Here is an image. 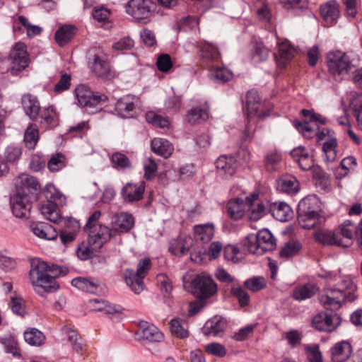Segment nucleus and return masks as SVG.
<instances>
[{"instance_id":"f257e3e1","label":"nucleus","mask_w":362,"mask_h":362,"mask_svg":"<svg viewBox=\"0 0 362 362\" xmlns=\"http://www.w3.org/2000/svg\"><path fill=\"white\" fill-rule=\"evenodd\" d=\"M325 277L327 283L320 296V301L326 309L337 310L343 302L356 299V285L351 276L327 273Z\"/></svg>"},{"instance_id":"f03ea898","label":"nucleus","mask_w":362,"mask_h":362,"mask_svg":"<svg viewBox=\"0 0 362 362\" xmlns=\"http://www.w3.org/2000/svg\"><path fill=\"white\" fill-rule=\"evenodd\" d=\"M66 272L57 264L35 259L31 263L29 276L35 292L42 296L45 293L56 291L59 287L56 277L64 276Z\"/></svg>"},{"instance_id":"7ed1b4c3","label":"nucleus","mask_w":362,"mask_h":362,"mask_svg":"<svg viewBox=\"0 0 362 362\" xmlns=\"http://www.w3.org/2000/svg\"><path fill=\"white\" fill-rule=\"evenodd\" d=\"M356 226L346 220L334 230L320 229L315 232L314 238L324 245L348 247L351 243Z\"/></svg>"},{"instance_id":"20e7f679","label":"nucleus","mask_w":362,"mask_h":362,"mask_svg":"<svg viewBox=\"0 0 362 362\" xmlns=\"http://www.w3.org/2000/svg\"><path fill=\"white\" fill-rule=\"evenodd\" d=\"M321 203L315 195H308L300 201L298 205V221L305 229H311L320 223L323 217L320 215Z\"/></svg>"},{"instance_id":"39448f33","label":"nucleus","mask_w":362,"mask_h":362,"mask_svg":"<svg viewBox=\"0 0 362 362\" xmlns=\"http://www.w3.org/2000/svg\"><path fill=\"white\" fill-rule=\"evenodd\" d=\"M330 73L334 76L346 74L358 64V56L353 52L335 51L330 52L327 57Z\"/></svg>"},{"instance_id":"423d86ee","label":"nucleus","mask_w":362,"mask_h":362,"mask_svg":"<svg viewBox=\"0 0 362 362\" xmlns=\"http://www.w3.org/2000/svg\"><path fill=\"white\" fill-rule=\"evenodd\" d=\"M88 66L92 73L103 81H110L115 77L107 55L100 48H93L89 51Z\"/></svg>"},{"instance_id":"0eeeda50","label":"nucleus","mask_w":362,"mask_h":362,"mask_svg":"<svg viewBox=\"0 0 362 362\" xmlns=\"http://www.w3.org/2000/svg\"><path fill=\"white\" fill-rule=\"evenodd\" d=\"M75 92L78 104L90 115L100 112L107 99L105 95L95 94L85 85L77 86Z\"/></svg>"},{"instance_id":"6e6552de","label":"nucleus","mask_w":362,"mask_h":362,"mask_svg":"<svg viewBox=\"0 0 362 362\" xmlns=\"http://www.w3.org/2000/svg\"><path fill=\"white\" fill-rule=\"evenodd\" d=\"M151 267V261L149 258H144L139 260L137 269H127L124 272V279L128 286L135 293H140L144 288V279Z\"/></svg>"},{"instance_id":"1a4fd4ad","label":"nucleus","mask_w":362,"mask_h":362,"mask_svg":"<svg viewBox=\"0 0 362 362\" xmlns=\"http://www.w3.org/2000/svg\"><path fill=\"white\" fill-rule=\"evenodd\" d=\"M85 230L88 233V244L95 250H99L105 243L115 236V231L104 225Z\"/></svg>"},{"instance_id":"9d476101","label":"nucleus","mask_w":362,"mask_h":362,"mask_svg":"<svg viewBox=\"0 0 362 362\" xmlns=\"http://www.w3.org/2000/svg\"><path fill=\"white\" fill-rule=\"evenodd\" d=\"M153 7L154 4L151 0H129L125 8L129 15L141 20L151 16Z\"/></svg>"},{"instance_id":"9b49d317","label":"nucleus","mask_w":362,"mask_h":362,"mask_svg":"<svg viewBox=\"0 0 362 362\" xmlns=\"http://www.w3.org/2000/svg\"><path fill=\"white\" fill-rule=\"evenodd\" d=\"M16 189V194L35 197L40 189V184L37 179L28 174H21L14 180Z\"/></svg>"},{"instance_id":"f8f14e48","label":"nucleus","mask_w":362,"mask_h":362,"mask_svg":"<svg viewBox=\"0 0 362 362\" xmlns=\"http://www.w3.org/2000/svg\"><path fill=\"white\" fill-rule=\"evenodd\" d=\"M192 286L200 297L208 298L217 291V286L211 276L201 274L192 281Z\"/></svg>"},{"instance_id":"ddd939ff","label":"nucleus","mask_w":362,"mask_h":362,"mask_svg":"<svg viewBox=\"0 0 362 362\" xmlns=\"http://www.w3.org/2000/svg\"><path fill=\"white\" fill-rule=\"evenodd\" d=\"M31 197L15 194L10 199L13 214L19 218H28L31 209Z\"/></svg>"},{"instance_id":"4468645a","label":"nucleus","mask_w":362,"mask_h":362,"mask_svg":"<svg viewBox=\"0 0 362 362\" xmlns=\"http://www.w3.org/2000/svg\"><path fill=\"white\" fill-rule=\"evenodd\" d=\"M140 109V101L137 97L125 95L118 100L115 105V110L122 117H133Z\"/></svg>"},{"instance_id":"2eb2a0df","label":"nucleus","mask_w":362,"mask_h":362,"mask_svg":"<svg viewBox=\"0 0 362 362\" xmlns=\"http://www.w3.org/2000/svg\"><path fill=\"white\" fill-rule=\"evenodd\" d=\"M312 324L319 331L330 332L339 325V317L336 314L318 313L313 317Z\"/></svg>"},{"instance_id":"dca6fc26","label":"nucleus","mask_w":362,"mask_h":362,"mask_svg":"<svg viewBox=\"0 0 362 362\" xmlns=\"http://www.w3.org/2000/svg\"><path fill=\"white\" fill-rule=\"evenodd\" d=\"M245 204L247 206V216L250 220L257 221L267 214V208L259 199L257 194H253L247 197Z\"/></svg>"},{"instance_id":"f3484780","label":"nucleus","mask_w":362,"mask_h":362,"mask_svg":"<svg viewBox=\"0 0 362 362\" xmlns=\"http://www.w3.org/2000/svg\"><path fill=\"white\" fill-rule=\"evenodd\" d=\"M198 47L199 49L200 61L204 65L209 67L220 61V53L214 45L204 41L200 42Z\"/></svg>"},{"instance_id":"a211bd4d","label":"nucleus","mask_w":362,"mask_h":362,"mask_svg":"<svg viewBox=\"0 0 362 362\" xmlns=\"http://www.w3.org/2000/svg\"><path fill=\"white\" fill-rule=\"evenodd\" d=\"M215 164L218 173L226 178L233 175L238 168L237 160L232 156H221L217 158Z\"/></svg>"},{"instance_id":"6ab92c4d","label":"nucleus","mask_w":362,"mask_h":362,"mask_svg":"<svg viewBox=\"0 0 362 362\" xmlns=\"http://www.w3.org/2000/svg\"><path fill=\"white\" fill-rule=\"evenodd\" d=\"M139 329L136 336L139 339H146L151 342H156L162 340V332L154 325L146 321H141L139 323Z\"/></svg>"},{"instance_id":"aec40b11","label":"nucleus","mask_w":362,"mask_h":362,"mask_svg":"<svg viewBox=\"0 0 362 362\" xmlns=\"http://www.w3.org/2000/svg\"><path fill=\"white\" fill-rule=\"evenodd\" d=\"M259 102L260 97L257 90H251L247 92L244 110L245 111L248 122H250V119L255 115L263 117V115L260 112L262 105Z\"/></svg>"},{"instance_id":"412c9836","label":"nucleus","mask_w":362,"mask_h":362,"mask_svg":"<svg viewBox=\"0 0 362 362\" xmlns=\"http://www.w3.org/2000/svg\"><path fill=\"white\" fill-rule=\"evenodd\" d=\"M332 362H345L353 352L352 346L348 341L336 343L329 350Z\"/></svg>"},{"instance_id":"4be33fe9","label":"nucleus","mask_w":362,"mask_h":362,"mask_svg":"<svg viewBox=\"0 0 362 362\" xmlns=\"http://www.w3.org/2000/svg\"><path fill=\"white\" fill-rule=\"evenodd\" d=\"M144 191L145 182L141 181L138 184L127 183L122 188L121 194L124 201L132 203L141 200Z\"/></svg>"},{"instance_id":"5701e85b","label":"nucleus","mask_w":362,"mask_h":362,"mask_svg":"<svg viewBox=\"0 0 362 362\" xmlns=\"http://www.w3.org/2000/svg\"><path fill=\"white\" fill-rule=\"evenodd\" d=\"M10 57L13 61L14 66L17 68H13L12 71L15 69L22 71L28 65V53L25 50V45L23 43H16L14 48L11 51Z\"/></svg>"},{"instance_id":"b1692460","label":"nucleus","mask_w":362,"mask_h":362,"mask_svg":"<svg viewBox=\"0 0 362 362\" xmlns=\"http://www.w3.org/2000/svg\"><path fill=\"white\" fill-rule=\"evenodd\" d=\"M278 53L275 54L276 63L278 66L284 68L294 57L296 49L287 40L278 42Z\"/></svg>"},{"instance_id":"393cba45","label":"nucleus","mask_w":362,"mask_h":362,"mask_svg":"<svg viewBox=\"0 0 362 362\" xmlns=\"http://www.w3.org/2000/svg\"><path fill=\"white\" fill-rule=\"evenodd\" d=\"M112 230L115 231V236L118 232H128L134 225V217L128 213L117 214L112 217Z\"/></svg>"},{"instance_id":"a878e982","label":"nucleus","mask_w":362,"mask_h":362,"mask_svg":"<svg viewBox=\"0 0 362 362\" xmlns=\"http://www.w3.org/2000/svg\"><path fill=\"white\" fill-rule=\"evenodd\" d=\"M21 103L26 115L32 120H35L40 113V105L36 96L26 93L22 96Z\"/></svg>"},{"instance_id":"bb28decb","label":"nucleus","mask_w":362,"mask_h":362,"mask_svg":"<svg viewBox=\"0 0 362 362\" xmlns=\"http://www.w3.org/2000/svg\"><path fill=\"white\" fill-rule=\"evenodd\" d=\"M293 160L299 165L301 170H309L313 166V160L308 151L303 146L293 148L290 153Z\"/></svg>"},{"instance_id":"cd10ccee","label":"nucleus","mask_w":362,"mask_h":362,"mask_svg":"<svg viewBox=\"0 0 362 362\" xmlns=\"http://www.w3.org/2000/svg\"><path fill=\"white\" fill-rule=\"evenodd\" d=\"M225 327V320L220 316H215L206 321L202 332L206 336L218 337L223 333Z\"/></svg>"},{"instance_id":"c85d7f7f","label":"nucleus","mask_w":362,"mask_h":362,"mask_svg":"<svg viewBox=\"0 0 362 362\" xmlns=\"http://www.w3.org/2000/svg\"><path fill=\"white\" fill-rule=\"evenodd\" d=\"M269 211L272 216L279 221H288L293 217V211L285 202H274L270 204Z\"/></svg>"},{"instance_id":"c756f323","label":"nucleus","mask_w":362,"mask_h":362,"mask_svg":"<svg viewBox=\"0 0 362 362\" xmlns=\"http://www.w3.org/2000/svg\"><path fill=\"white\" fill-rule=\"evenodd\" d=\"M276 187L279 192L293 194L298 191L299 183L294 176L284 175L276 181Z\"/></svg>"},{"instance_id":"7c9ffc66","label":"nucleus","mask_w":362,"mask_h":362,"mask_svg":"<svg viewBox=\"0 0 362 362\" xmlns=\"http://www.w3.org/2000/svg\"><path fill=\"white\" fill-rule=\"evenodd\" d=\"M0 343L4 346L7 353L18 359L21 358V350L19 347L16 336L12 333H6L0 337Z\"/></svg>"},{"instance_id":"2f4dec72","label":"nucleus","mask_w":362,"mask_h":362,"mask_svg":"<svg viewBox=\"0 0 362 362\" xmlns=\"http://www.w3.org/2000/svg\"><path fill=\"white\" fill-rule=\"evenodd\" d=\"M31 230L36 236L45 240H54L58 236L57 229L47 223L40 222L33 224Z\"/></svg>"},{"instance_id":"473e14b6","label":"nucleus","mask_w":362,"mask_h":362,"mask_svg":"<svg viewBox=\"0 0 362 362\" xmlns=\"http://www.w3.org/2000/svg\"><path fill=\"white\" fill-rule=\"evenodd\" d=\"M67 229L61 231L59 233L62 243L66 245L76 239L80 229L79 222L74 218H69L65 222Z\"/></svg>"},{"instance_id":"72a5a7b5","label":"nucleus","mask_w":362,"mask_h":362,"mask_svg":"<svg viewBox=\"0 0 362 362\" xmlns=\"http://www.w3.org/2000/svg\"><path fill=\"white\" fill-rule=\"evenodd\" d=\"M71 285L79 290L90 293H98L100 287V284L98 280L85 277L74 279L71 281Z\"/></svg>"},{"instance_id":"f704fd0d","label":"nucleus","mask_w":362,"mask_h":362,"mask_svg":"<svg viewBox=\"0 0 362 362\" xmlns=\"http://www.w3.org/2000/svg\"><path fill=\"white\" fill-rule=\"evenodd\" d=\"M152 151L158 156L165 158H169L173 153L174 148L167 139L154 138L151 143Z\"/></svg>"},{"instance_id":"c9c22d12","label":"nucleus","mask_w":362,"mask_h":362,"mask_svg":"<svg viewBox=\"0 0 362 362\" xmlns=\"http://www.w3.org/2000/svg\"><path fill=\"white\" fill-rule=\"evenodd\" d=\"M59 206H62L52 202H45L40 205V211L46 219L54 223H58L62 219L58 209Z\"/></svg>"},{"instance_id":"e433bc0d","label":"nucleus","mask_w":362,"mask_h":362,"mask_svg":"<svg viewBox=\"0 0 362 362\" xmlns=\"http://www.w3.org/2000/svg\"><path fill=\"white\" fill-rule=\"evenodd\" d=\"M77 28L72 25H64L59 28L54 35L57 43L63 47L69 42L76 33Z\"/></svg>"},{"instance_id":"4c0bfd02","label":"nucleus","mask_w":362,"mask_h":362,"mask_svg":"<svg viewBox=\"0 0 362 362\" xmlns=\"http://www.w3.org/2000/svg\"><path fill=\"white\" fill-rule=\"evenodd\" d=\"M208 76L216 83H224L229 81L232 76L231 72L225 67H220L216 64L209 66Z\"/></svg>"},{"instance_id":"58836bf2","label":"nucleus","mask_w":362,"mask_h":362,"mask_svg":"<svg viewBox=\"0 0 362 362\" xmlns=\"http://www.w3.org/2000/svg\"><path fill=\"white\" fill-rule=\"evenodd\" d=\"M209 117V108L206 106H197L190 109L186 115V120L194 124L206 121Z\"/></svg>"},{"instance_id":"ea45409f","label":"nucleus","mask_w":362,"mask_h":362,"mask_svg":"<svg viewBox=\"0 0 362 362\" xmlns=\"http://www.w3.org/2000/svg\"><path fill=\"white\" fill-rule=\"evenodd\" d=\"M245 204L240 198L230 200L226 206L228 215L234 220L240 219L245 210Z\"/></svg>"},{"instance_id":"a19ab883","label":"nucleus","mask_w":362,"mask_h":362,"mask_svg":"<svg viewBox=\"0 0 362 362\" xmlns=\"http://www.w3.org/2000/svg\"><path fill=\"white\" fill-rule=\"evenodd\" d=\"M256 236L263 253L275 247L276 239L268 229L264 228L259 230Z\"/></svg>"},{"instance_id":"79ce46f5","label":"nucleus","mask_w":362,"mask_h":362,"mask_svg":"<svg viewBox=\"0 0 362 362\" xmlns=\"http://www.w3.org/2000/svg\"><path fill=\"white\" fill-rule=\"evenodd\" d=\"M214 235V227L211 223L194 226V235L197 241L206 243L213 238Z\"/></svg>"},{"instance_id":"37998d69","label":"nucleus","mask_w":362,"mask_h":362,"mask_svg":"<svg viewBox=\"0 0 362 362\" xmlns=\"http://www.w3.org/2000/svg\"><path fill=\"white\" fill-rule=\"evenodd\" d=\"M44 195L47 202L63 206L66 202L65 196L52 184H47L44 189Z\"/></svg>"},{"instance_id":"c03bdc74","label":"nucleus","mask_w":362,"mask_h":362,"mask_svg":"<svg viewBox=\"0 0 362 362\" xmlns=\"http://www.w3.org/2000/svg\"><path fill=\"white\" fill-rule=\"evenodd\" d=\"M192 245V240L191 237H180L178 240L170 243L169 250L175 255H181L188 252Z\"/></svg>"},{"instance_id":"a18cd8bd","label":"nucleus","mask_w":362,"mask_h":362,"mask_svg":"<svg viewBox=\"0 0 362 362\" xmlns=\"http://www.w3.org/2000/svg\"><path fill=\"white\" fill-rule=\"evenodd\" d=\"M317 291L316 286L313 284H305L297 286L293 291V299L298 301L305 300L313 297Z\"/></svg>"},{"instance_id":"49530a36","label":"nucleus","mask_w":362,"mask_h":362,"mask_svg":"<svg viewBox=\"0 0 362 362\" xmlns=\"http://www.w3.org/2000/svg\"><path fill=\"white\" fill-rule=\"evenodd\" d=\"M264 165L267 171L274 172L281 167V154L276 151L268 152L264 156Z\"/></svg>"},{"instance_id":"de8ad7c7","label":"nucleus","mask_w":362,"mask_h":362,"mask_svg":"<svg viewBox=\"0 0 362 362\" xmlns=\"http://www.w3.org/2000/svg\"><path fill=\"white\" fill-rule=\"evenodd\" d=\"M24 339L25 342L31 346H40L45 339L44 334L36 328H28L24 333Z\"/></svg>"},{"instance_id":"09e8293b","label":"nucleus","mask_w":362,"mask_h":362,"mask_svg":"<svg viewBox=\"0 0 362 362\" xmlns=\"http://www.w3.org/2000/svg\"><path fill=\"white\" fill-rule=\"evenodd\" d=\"M40 123L41 126L45 129L52 128L57 125L58 115L53 106H50L43 111Z\"/></svg>"},{"instance_id":"8fccbe9b","label":"nucleus","mask_w":362,"mask_h":362,"mask_svg":"<svg viewBox=\"0 0 362 362\" xmlns=\"http://www.w3.org/2000/svg\"><path fill=\"white\" fill-rule=\"evenodd\" d=\"M320 13L328 23H333L339 17V9L335 4L327 3L320 6Z\"/></svg>"},{"instance_id":"3c124183","label":"nucleus","mask_w":362,"mask_h":362,"mask_svg":"<svg viewBox=\"0 0 362 362\" xmlns=\"http://www.w3.org/2000/svg\"><path fill=\"white\" fill-rule=\"evenodd\" d=\"M302 248V245L298 241H289L286 243L281 248L279 256L282 258L288 259L297 255Z\"/></svg>"},{"instance_id":"603ef678","label":"nucleus","mask_w":362,"mask_h":362,"mask_svg":"<svg viewBox=\"0 0 362 362\" xmlns=\"http://www.w3.org/2000/svg\"><path fill=\"white\" fill-rule=\"evenodd\" d=\"M89 305L93 310L104 312L106 314H113L117 311L114 305L103 299H92L89 301Z\"/></svg>"},{"instance_id":"864d4df0","label":"nucleus","mask_w":362,"mask_h":362,"mask_svg":"<svg viewBox=\"0 0 362 362\" xmlns=\"http://www.w3.org/2000/svg\"><path fill=\"white\" fill-rule=\"evenodd\" d=\"M243 246L245 250L255 255H262V249L260 247L256 234L248 235L243 242Z\"/></svg>"},{"instance_id":"5fc2aeb1","label":"nucleus","mask_w":362,"mask_h":362,"mask_svg":"<svg viewBox=\"0 0 362 362\" xmlns=\"http://www.w3.org/2000/svg\"><path fill=\"white\" fill-rule=\"evenodd\" d=\"M269 49L262 42L255 43L252 49V59L255 63L264 62L269 57Z\"/></svg>"},{"instance_id":"6e6d98bb","label":"nucleus","mask_w":362,"mask_h":362,"mask_svg":"<svg viewBox=\"0 0 362 362\" xmlns=\"http://www.w3.org/2000/svg\"><path fill=\"white\" fill-rule=\"evenodd\" d=\"M146 119L147 122L154 127L162 129L168 128L170 125L168 117H163L153 111H148L146 113Z\"/></svg>"},{"instance_id":"4d7b16f0","label":"nucleus","mask_w":362,"mask_h":362,"mask_svg":"<svg viewBox=\"0 0 362 362\" xmlns=\"http://www.w3.org/2000/svg\"><path fill=\"white\" fill-rule=\"evenodd\" d=\"M337 139L334 138H329L323 144L322 151L325 153V160L327 162H332L335 160L337 156Z\"/></svg>"},{"instance_id":"13d9d810","label":"nucleus","mask_w":362,"mask_h":362,"mask_svg":"<svg viewBox=\"0 0 362 362\" xmlns=\"http://www.w3.org/2000/svg\"><path fill=\"white\" fill-rule=\"evenodd\" d=\"M111 163L117 169H124L131 166L128 157L121 152H115L111 156Z\"/></svg>"},{"instance_id":"bf43d9fd","label":"nucleus","mask_w":362,"mask_h":362,"mask_svg":"<svg viewBox=\"0 0 362 362\" xmlns=\"http://www.w3.org/2000/svg\"><path fill=\"white\" fill-rule=\"evenodd\" d=\"M39 139L38 130L28 127L24 135V143L27 148L33 149L37 145Z\"/></svg>"},{"instance_id":"052dcab7","label":"nucleus","mask_w":362,"mask_h":362,"mask_svg":"<svg viewBox=\"0 0 362 362\" xmlns=\"http://www.w3.org/2000/svg\"><path fill=\"white\" fill-rule=\"evenodd\" d=\"M244 286L253 292H257L266 286V281L262 276H253L244 282Z\"/></svg>"},{"instance_id":"680f3d73","label":"nucleus","mask_w":362,"mask_h":362,"mask_svg":"<svg viewBox=\"0 0 362 362\" xmlns=\"http://www.w3.org/2000/svg\"><path fill=\"white\" fill-rule=\"evenodd\" d=\"M256 13L260 21L269 22L272 18L271 11L264 0H259L256 5Z\"/></svg>"},{"instance_id":"e2e57ef3","label":"nucleus","mask_w":362,"mask_h":362,"mask_svg":"<svg viewBox=\"0 0 362 362\" xmlns=\"http://www.w3.org/2000/svg\"><path fill=\"white\" fill-rule=\"evenodd\" d=\"M8 305L14 314L21 317L25 315V308L23 304V300L21 297L17 296L16 295L11 296Z\"/></svg>"},{"instance_id":"0e129e2a","label":"nucleus","mask_w":362,"mask_h":362,"mask_svg":"<svg viewBox=\"0 0 362 362\" xmlns=\"http://www.w3.org/2000/svg\"><path fill=\"white\" fill-rule=\"evenodd\" d=\"M67 339L71 344L73 350L78 354H82L83 345L81 342V339L78 337V334L75 330L66 329Z\"/></svg>"},{"instance_id":"69168bd1","label":"nucleus","mask_w":362,"mask_h":362,"mask_svg":"<svg viewBox=\"0 0 362 362\" xmlns=\"http://www.w3.org/2000/svg\"><path fill=\"white\" fill-rule=\"evenodd\" d=\"M312 122L305 121L303 122H296L295 127L297 130L301 133L305 138H312L315 134V127L311 124Z\"/></svg>"},{"instance_id":"338daca9","label":"nucleus","mask_w":362,"mask_h":362,"mask_svg":"<svg viewBox=\"0 0 362 362\" xmlns=\"http://www.w3.org/2000/svg\"><path fill=\"white\" fill-rule=\"evenodd\" d=\"M65 166V157L62 153H57L52 156L48 163L47 167L52 172H57Z\"/></svg>"},{"instance_id":"774afa93","label":"nucleus","mask_w":362,"mask_h":362,"mask_svg":"<svg viewBox=\"0 0 362 362\" xmlns=\"http://www.w3.org/2000/svg\"><path fill=\"white\" fill-rule=\"evenodd\" d=\"M170 330L173 334L180 338L183 339L189 336L188 330L177 319H173L170 321Z\"/></svg>"}]
</instances>
